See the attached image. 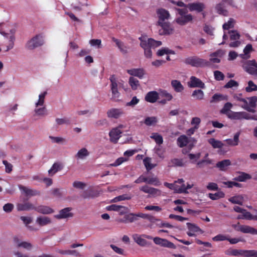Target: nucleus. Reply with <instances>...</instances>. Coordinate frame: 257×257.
Returning <instances> with one entry per match:
<instances>
[{
	"label": "nucleus",
	"mask_w": 257,
	"mask_h": 257,
	"mask_svg": "<svg viewBox=\"0 0 257 257\" xmlns=\"http://www.w3.org/2000/svg\"><path fill=\"white\" fill-rule=\"evenodd\" d=\"M141 41L140 46L144 50V54L147 58H150L152 56L151 48L146 44V39L141 37L139 38Z\"/></svg>",
	"instance_id": "9d476101"
},
{
	"label": "nucleus",
	"mask_w": 257,
	"mask_h": 257,
	"mask_svg": "<svg viewBox=\"0 0 257 257\" xmlns=\"http://www.w3.org/2000/svg\"><path fill=\"white\" fill-rule=\"evenodd\" d=\"M215 10L217 13H218L219 14L222 15L224 16H227V11L224 9L223 5L221 3H219L216 6Z\"/></svg>",
	"instance_id": "c03bdc74"
},
{
	"label": "nucleus",
	"mask_w": 257,
	"mask_h": 257,
	"mask_svg": "<svg viewBox=\"0 0 257 257\" xmlns=\"http://www.w3.org/2000/svg\"><path fill=\"white\" fill-rule=\"evenodd\" d=\"M193 19V16L189 14L187 16L178 17L175 19V22L180 26H185L189 23L192 22Z\"/></svg>",
	"instance_id": "f8f14e48"
},
{
	"label": "nucleus",
	"mask_w": 257,
	"mask_h": 257,
	"mask_svg": "<svg viewBox=\"0 0 257 257\" xmlns=\"http://www.w3.org/2000/svg\"><path fill=\"white\" fill-rule=\"evenodd\" d=\"M89 155V153L88 150L86 148H83L78 151L75 155V157L77 159H83Z\"/></svg>",
	"instance_id": "58836bf2"
},
{
	"label": "nucleus",
	"mask_w": 257,
	"mask_h": 257,
	"mask_svg": "<svg viewBox=\"0 0 257 257\" xmlns=\"http://www.w3.org/2000/svg\"><path fill=\"white\" fill-rule=\"evenodd\" d=\"M248 113L245 111L234 112L232 111L228 118L233 120H241L243 119L247 120Z\"/></svg>",
	"instance_id": "4468645a"
},
{
	"label": "nucleus",
	"mask_w": 257,
	"mask_h": 257,
	"mask_svg": "<svg viewBox=\"0 0 257 257\" xmlns=\"http://www.w3.org/2000/svg\"><path fill=\"white\" fill-rule=\"evenodd\" d=\"M158 122L157 117L156 116L147 117L144 120V123L147 126L155 125Z\"/></svg>",
	"instance_id": "ea45409f"
},
{
	"label": "nucleus",
	"mask_w": 257,
	"mask_h": 257,
	"mask_svg": "<svg viewBox=\"0 0 257 257\" xmlns=\"http://www.w3.org/2000/svg\"><path fill=\"white\" fill-rule=\"evenodd\" d=\"M183 61L186 65L194 67H203L209 66L210 65L209 61L200 58L197 56L188 57L185 58Z\"/></svg>",
	"instance_id": "f257e3e1"
},
{
	"label": "nucleus",
	"mask_w": 257,
	"mask_h": 257,
	"mask_svg": "<svg viewBox=\"0 0 257 257\" xmlns=\"http://www.w3.org/2000/svg\"><path fill=\"white\" fill-rule=\"evenodd\" d=\"M245 256H246V257H257V250H246L245 251Z\"/></svg>",
	"instance_id": "774afa93"
},
{
	"label": "nucleus",
	"mask_w": 257,
	"mask_h": 257,
	"mask_svg": "<svg viewBox=\"0 0 257 257\" xmlns=\"http://www.w3.org/2000/svg\"><path fill=\"white\" fill-rule=\"evenodd\" d=\"M14 205L12 203H7L3 206V210L7 213H9L12 211L14 209Z\"/></svg>",
	"instance_id": "338daca9"
},
{
	"label": "nucleus",
	"mask_w": 257,
	"mask_h": 257,
	"mask_svg": "<svg viewBox=\"0 0 257 257\" xmlns=\"http://www.w3.org/2000/svg\"><path fill=\"white\" fill-rule=\"evenodd\" d=\"M47 94V91H45L43 93L40 94L39 96V100L36 103V106H38V105H43L44 103V99L45 97V96Z\"/></svg>",
	"instance_id": "bf43d9fd"
},
{
	"label": "nucleus",
	"mask_w": 257,
	"mask_h": 257,
	"mask_svg": "<svg viewBox=\"0 0 257 257\" xmlns=\"http://www.w3.org/2000/svg\"><path fill=\"white\" fill-rule=\"evenodd\" d=\"M125 219H126L127 223H132L135 221L138 220V218H137L136 214L130 213L125 215Z\"/></svg>",
	"instance_id": "6e6d98bb"
},
{
	"label": "nucleus",
	"mask_w": 257,
	"mask_h": 257,
	"mask_svg": "<svg viewBox=\"0 0 257 257\" xmlns=\"http://www.w3.org/2000/svg\"><path fill=\"white\" fill-rule=\"evenodd\" d=\"M146 44L151 48H155L161 46L162 42L155 40L152 38H149L147 40H146Z\"/></svg>",
	"instance_id": "c9c22d12"
},
{
	"label": "nucleus",
	"mask_w": 257,
	"mask_h": 257,
	"mask_svg": "<svg viewBox=\"0 0 257 257\" xmlns=\"http://www.w3.org/2000/svg\"><path fill=\"white\" fill-rule=\"evenodd\" d=\"M72 209L71 207H66L61 209L59 211V214L54 215V217L58 219L72 217L73 216V213L71 212Z\"/></svg>",
	"instance_id": "423d86ee"
},
{
	"label": "nucleus",
	"mask_w": 257,
	"mask_h": 257,
	"mask_svg": "<svg viewBox=\"0 0 257 257\" xmlns=\"http://www.w3.org/2000/svg\"><path fill=\"white\" fill-rule=\"evenodd\" d=\"M249 102L248 103V106L250 108L251 110L253 111H250V112L254 113L255 110L254 108L256 106V102H257V96H254L250 97L247 98Z\"/></svg>",
	"instance_id": "2f4dec72"
},
{
	"label": "nucleus",
	"mask_w": 257,
	"mask_h": 257,
	"mask_svg": "<svg viewBox=\"0 0 257 257\" xmlns=\"http://www.w3.org/2000/svg\"><path fill=\"white\" fill-rule=\"evenodd\" d=\"M36 222L40 226H45L51 222L50 218L47 216L38 217L36 219Z\"/></svg>",
	"instance_id": "72a5a7b5"
},
{
	"label": "nucleus",
	"mask_w": 257,
	"mask_h": 257,
	"mask_svg": "<svg viewBox=\"0 0 257 257\" xmlns=\"http://www.w3.org/2000/svg\"><path fill=\"white\" fill-rule=\"evenodd\" d=\"M124 114V111L121 108H112L109 109L107 112V115L108 117L118 118Z\"/></svg>",
	"instance_id": "ddd939ff"
},
{
	"label": "nucleus",
	"mask_w": 257,
	"mask_h": 257,
	"mask_svg": "<svg viewBox=\"0 0 257 257\" xmlns=\"http://www.w3.org/2000/svg\"><path fill=\"white\" fill-rule=\"evenodd\" d=\"M184 165V164L183 162V160L177 158L171 159L168 164L169 167H183Z\"/></svg>",
	"instance_id": "cd10ccee"
},
{
	"label": "nucleus",
	"mask_w": 257,
	"mask_h": 257,
	"mask_svg": "<svg viewBox=\"0 0 257 257\" xmlns=\"http://www.w3.org/2000/svg\"><path fill=\"white\" fill-rule=\"evenodd\" d=\"M10 32H11L10 35L9 34H7V33H2L3 35L5 36L6 37H7V38H8L9 39V44L7 46V48L6 50L7 51H9V50L12 49L14 47V41L15 40L14 34L15 33V30H11L10 31Z\"/></svg>",
	"instance_id": "a211bd4d"
},
{
	"label": "nucleus",
	"mask_w": 257,
	"mask_h": 257,
	"mask_svg": "<svg viewBox=\"0 0 257 257\" xmlns=\"http://www.w3.org/2000/svg\"><path fill=\"white\" fill-rule=\"evenodd\" d=\"M230 34V40L231 41L238 40L240 38V34L235 30H231L228 31Z\"/></svg>",
	"instance_id": "603ef678"
},
{
	"label": "nucleus",
	"mask_w": 257,
	"mask_h": 257,
	"mask_svg": "<svg viewBox=\"0 0 257 257\" xmlns=\"http://www.w3.org/2000/svg\"><path fill=\"white\" fill-rule=\"evenodd\" d=\"M19 187L20 190L23 192L27 196H34L39 195L40 194L39 191L36 190L28 188L23 185H19Z\"/></svg>",
	"instance_id": "f3484780"
},
{
	"label": "nucleus",
	"mask_w": 257,
	"mask_h": 257,
	"mask_svg": "<svg viewBox=\"0 0 257 257\" xmlns=\"http://www.w3.org/2000/svg\"><path fill=\"white\" fill-rule=\"evenodd\" d=\"M208 142L214 149H221L224 146L221 141L216 140L214 138L209 139Z\"/></svg>",
	"instance_id": "f704fd0d"
},
{
	"label": "nucleus",
	"mask_w": 257,
	"mask_h": 257,
	"mask_svg": "<svg viewBox=\"0 0 257 257\" xmlns=\"http://www.w3.org/2000/svg\"><path fill=\"white\" fill-rule=\"evenodd\" d=\"M246 250L229 248L225 250V254L227 255L233 256H238L243 255L245 256Z\"/></svg>",
	"instance_id": "412c9836"
},
{
	"label": "nucleus",
	"mask_w": 257,
	"mask_h": 257,
	"mask_svg": "<svg viewBox=\"0 0 257 257\" xmlns=\"http://www.w3.org/2000/svg\"><path fill=\"white\" fill-rule=\"evenodd\" d=\"M228 200L232 203L242 205L243 197L241 196H233L230 197Z\"/></svg>",
	"instance_id": "de8ad7c7"
},
{
	"label": "nucleus",
	"mask_w": 257,
	"mask_h": 257,
	"mask_svg": "<svg viewBox=\"0 0 257 257\" xmlns=\"http://www.w3.org/2000/svg\"><path fill=\"white\" fill-rule=\"evenodd\" d=\"M192 185L188 184L187 186L184 184L181 185V187L178 188L177 191L179 193H186L187 189H191Z\"/></svg>",
	"instance_id": "e2e57ef3"
},
{
	"label": "nucleus",
	"mask_w": 257,
	"mask_h": 257,
	"mask_svg": "<svg viewBox=\"0 0 257 257\" xmlns=\"http://www.w3.org/2000/svg\"><path fill=\"white\" fill-rule=\"evenodd\" d=\"M132 198V196L130 194H124L115 197L112 201L114 202H116L118 201H120L122 200H130Z\"/></svg>",
	"instance_id": "a18cd8bd"
},
{
	"label": "nucleus",
	"mask_w": 257,
	"mask_h": 257,
	"mask_svg": "<svg viewBox=\"0 0 257 257\" xmlns=\"http://www.w3.org/2000/svg\"><path fill=\"white\" fill-rule=\"evenodd\" d=\"M35 210L43 214H49L54 212V210L52 208L45 205H40L35 207Z\"/></svg>",
	"instance_id": "aec40b11"
},
{
	"label": "nucleus",
	"mask_w": 257,
	"mask_h": 257,
	"mask_svg": "<svg viewBox=\"0 0 257 257\" xmlns=\"http://www.w3.org/2000/svg\"><path fill=\"white\" fill-rule=\"evenodd\" d=\"M234 22L235 21L234 19L230 18L227 23H225L223 25V29L224 30H228L230 28H233Z\"/></svg>",
	"instance_id": "4d7b16f0"
},
{
	"label": "nucleus",
	"mask_w": 257,
	"mask_h": 257,
	"mask_svg": "<svg viewBox=\"0 0 257 257\" xmlns=\"http://www.w3.org/2000/svg\"><path fill=\"white\" fill-rule=\"evenodd\" d=\"M188 86L191 88L198 87L203 89L205 87L204 83L200 79L193 76L190 77Z\"/></svg>",
	"instance_id": "9b49d317"
},
{
	"label": "nucleus",
	"mask_w": 257,
	"mask_h": 257,
	"mask_svg": "<svg viewBox=\"0 0 257 257\" xmlns=\"http://www.w3.org/2000/svg\"><path fill=\"white\" fill-rule=\"evenodd\" d=\"M189 230L193 232H197L201 231V229L197 226L191 223H187Z\"/></svg>",
	"instance_id": "052dcab7"
},
{
	"label": "nucleus",
	"mask_w": 257,
	"mask_h": 257,
	"mask_svg": "<svg viewBox=\"0 0 257 257\" xmlns=\"http://www.w3.org/2000/svg\"><path fill=\"white\" fill-rule=\"evenodd\" d=\"M212 164V160L209 159H204L198 161L197 163V167L199 168H203L205 165Z\"/></svg>",
	"instance_id": "3c124183"
},
{
	"label": "nucleus",
	"mask_w": 257,
	"mask_h": 257,
	"mask_svg": "<svg viewBox=\"0 0 257 257\" xmlns=\"http://www.w3.org/2000/svg\"><path fill=\"white\" fill-rule=\"evenodd\" d=\"M121 133L122 132L118 127L112 129L109 133L110 141L114 144L117 143Z\"/></svg>",
	"instance_id": "1a4fd4ad"
},
{
	"label": "nucleus",
	"mask_w": 257,
	"mask_h": 257,
	"mask_svg": "<svg viewBox=\"0 0 257 257\" xmlns=\"http://www.w3.org/2000/svg\"><path fill=\"white\" fill-rule=\"evenodd\" d=\"M232 227L236 231H240L244 233H250L257 234V229L248 225H240L239 222L232 224Z\"/></svg>",
	"instance_id": "39448f33"
},
{
	"label": "nucleus",
	"mask_w": 257,
	"mask_h": 257,
	"mask_svg": "<svg viewBox=\"0 0 257 257\" xmlns=\"http://www.w3.org/2000/svg\"><path fill=\"white\" fill-rule=\"evenodd\" d=\"M141 191L145 193H148L153 197H156L161 195V191L158 189L149 187L148 185H144L140 188Z\"/></svg>",
	"instance_id": "6e6552de"
},
{
	"label": "nucleus",
	"mask_w": 257,
	"mask_h": 257,
	"mask_svg": "<svg viewBox=\"0 0 257 257\" xmlns=\"http://www.w3.org/2000/svg\"><path fill=\"white\" fill-rule=\"evenodd\" d=\"M192 96L195 99L201 100L203 99L204 94L202 90L196 89L193 91Z\"/></svg>",
	"instance_id": "4c0bfd02"
},
{
	"label": "nucleus",
	"mask_w": 257,
	"mask_h": 257,
	"mask_svg": "<svg viewBox=\"0 0 257 257\" xmlns=\"http://www.w3.org/2000/svg\"><path fill=\"white\" fill-rule=\"evenodd\" d=\"M44 43L43 36L41 34L36 35L26 44L25 47L29 50H33L41 46Z\"/></svg>",
	"instance_id": "f03ea898"
},
{
	"label": "nucleus",
	"mask_w": 257,
	"mask_h": 257,
	"mask_svg": "<svg viewBox=\"0 0 257 257\" xmlns=\"http://www.w3.org/2000/svg\"><path fill=\"white\" fill-rule=\"evenodd\" d=\"M157 23L161 27V29L159 30L160 35H169L173 33L174 29L169 22L158 21Z\"/></svg>",
	"instance_id": "20e7f679"
},
{
	"label": "nucleus",
	"mask_w": 257,
	"mask_h": 257,
	"mask_svg": "<svg viewBox=\"0 0 257 257\" xmlns=\"http://www.w3.org/2000/svg\"><path fill=\"white\" fill-rule=\"evenodd\" d=\"M240 136V132H237L233 136V139H228L225 140L227 144L230 146H236L239 143V137Z\"/></svg>",
	"instance_id": "a878e982"
},
{
	"label": "nucleus",
	"mask_w": 257,
	"mask_h": 257,
	"mask_svg": "<svg viewBox=\"0 0 257 257\" xmlns=\"http://www.w3.org/2000/svg\"><path fill=\"white\" fill-rule=\"evenodd\" d=\"M142 236V235H140L138 234H134L133 235V238L139 245L144 246L147 245V241L146 240L143 238Z\"/></svg>",
	"instance_id": "7c9ffc66"
},
{
	"label": "nucleus",
	"mask_w": 257,
	"mask_h": 257,
	"mask_svg": "<svg viewBox=\"0 0 257 257\" xmlns=\"http://www.w3.org/2000/svg\"><path fill=\"white\" fill-rule=\"evenodd\" d=\"M128 82L132 89L134 90H137L140 85L139 80L133 77H131L129 78Z\"/></svg>",
	"instance_id": "79ce46f5"
},
{
	"label": "nucleus",
	"mask_w": 257,
	"mask_h": 257,
	"mask_svg": "<svg viewBox=\"0 0 257 257\" xmlns=\"http://www.w3.org/2000/svg\"><path fill=\"white\" fill-rule=\"evenodd\" d=\"M225 194L222 192H218L214 194H209V197L212 200H215L219 198H223Z\"/></svg>",
	"instance_id": "8fccbe9b"
},
{
	"label": "nucleus",
	"mask_w": 257,
	"mask_h": 257,
	"mask_svg": "<svg viewBox=\"0 0 257 257\" xmlns=\"http://www.w3.org/2000/svg\"><path fill=\"white\" fill-rule=\"evenodd\" d=\"M112 40L115 43L116 46L118 47L121 53L123 54H125L128 53V49L129 48L127 46L125 45L123 42L114 37L112 38Z\"/></svg>",
	"instance_id": "2eb2a0df"
},
{
	"label": "nucleus",
	"mask_w": 257,
	"mask_h": 257,
	"mask_svg": "<svg viewBox=\"0 0 257 257\" xmlns=\"http://www.w3.org/2000/svg\"><path fill=\"white\" fill-rule=\"evenodd\" d=\"M232 104L230 102H226L224 105L223 108L220 110V113L226 115L228 117L231 114L233 111L231 110Z\"/></svg>",
	"instance_id": "bb28decb"
},
{
	"label": "nucleus",
	"mask_w": 257,
	"mask_h": 257,
	"mask_svg": "<svg viewBox=\"0 0 257 257\" xmlns=\"http://www.w3.org/2000/svg\"><path fill=\"white\" fill-rule=\"evenodd\" d=\"M146 183L149 184H152L155 186H158L160 185V181L157 177H147Z\"/></svg>",
	"instance_id": "5fc2aeb1"
},
{
	"label": "nucleus",
	"mask_w": 257,
	"mask_h": 257,
	"mask_svg": "<svg viewBox=\"0 0 257 257\" xmlns=\"http://www.w3.org/2000/svg\"><path fill=\"white\" fill-rule=\"evenodd\" d=\"M230 165H231V161L228 159H226L217 162L216 167L221 171H225Z\"/></svg>",
	"instance_id": "4be33fe9"
},
{
	"label": "nucleus",
	"mask_w": 257,
	"mask_h": 257,
	"mask_svg": "<svg viewBox=\"0 0 257 257\" xmlns=\"http://www.w3.org/2000/svg\"><path fill=\"white\" fill-rule=\"evenodd\" d=\"M186 8H188L190 12L196 11L197 13H201L203 11L205 8V6L202 3L197 2L187 4Z\"/></svg>",
	"instance_id": "0eeeda50"
},
{
	"label": "nucleus",
	"mask_w": 257,
	"mask_h": 257,
	"mask_svg": "<svg viewBox=\"0 0 257 257\" xmlns=\"http://www.w3.org/2000/svg\"><path fill=\"white\" fill-rule=\"evenodd\" d=\"M224 54H225L224 51H223L221 49H218L216 51L211 53L210 55V56L211 57H218L221 58L224 55Z\"/></svg>",
	"instance_id": "0e129e2a"
},
{
	"label": "nucleus",
	"mask_w": 257,
	"mask_h": 257,
	"mask_svg": "<svg viewBox=\"0 0 257 257\" xmlns=\"http://www.w3.org/2000/svg\"><path fill=\"white\" fill-rule=\"evenodd\" d=\"M136 216H137V218L139 217H141V218H142L144 219H147L152 222L154 221V220H159V221L160 220L159 219H156L155 217H154L152 215H150L148 214L143 213H139L136 214Z\"/></svg>",
	"instance_id": "09e8293b"
},
{
	"label": "nucleus",
	"mask_w": 257,
	"mask_h": 257,
	"mask_svg": "<svg viewBox=\"0 0 257 257\" xmlns=\"http://www.w3.org/2000/svg\"><path fill=\"white\" fill-rule=\"evenodd\" d=\"M215 79L217 81L223 80L224 78V74L220 71L216 70L214 72Z\"/></svg>",
	"instance_id": "680f3d73"
},
{
	"label": "nucleus",
	"mask_w": 257,
	"mask_h": 257,
	"mask_svg": "<svg viewBox=\"0 0 257 257\" xmlns=\"http://www.w3.org/2000/svg\"><path fill=\"white\" fill-rule=\"evenodd\" d=\"M171 85L174 88L175 91L177 92H181L184 89L183 86L178 80H172L171 82Z\"/></svg>",
	"instance_id": "e433bc0d"
},
{
	"label": "nucleus",
	"mask_w": 257,
	"mask_h": 257,
	"mask_svg": "<svg viewBox=\"0 0 257 257\" xmlns=\"http://www.w3.org/2000/svg\"><path fill=\"white\" fill-rule=\"evenodd\" d=\"M241 94H239L238 95H234V98L239 101L242 102L243 104L241 105V107L247 110V111H253L252 110L250 109V108L248 106V102L246 99L242 98Z\"/></svg>",
	"instance_id": "b1692460"
},
{
	"label": "nucleus",
	"mask_w": 257,
	"mask_h": 257,
	"mask_svg": "<svg viewBox=\"0 0 257 257\" xmlns=\"http://www.w3.org/2000/svg\"><path fill=\"white\" fill-rule=\"evenodd\" d=\"M251 178V176L249 174L245 172H240L239 175L235 177L233 179L236 181L244 182L247 180L250 179Z\"/></svg>",
	"instance_id": "c85d7f7f"
},
{
	"label": "nucleus",
	"mask_w": 257,
	"mask_h": 257,
	"mask_svg": "<svg viewBox=\"0 0 257 257\" xmlns=\"http://www.w3.org/2000/svg\"><path fill=\"white\" fill-rule=\"evenodd\" d=\"M247 84V86L245 88V90L247 92L257 91V85L255 84L252 81H249Z\"/></svg>",
	"instance_id": "37998d69"
},
{
	"label": "nucleus",
	"mask_w": 257,
	"mask_h": 257,
	"mask_svg": "<svg viewBox=\"0 0 257 257\" xmlns=\"http://www.w3.org/2000/svg\"><path fill=\"white\" fill-rule=\"evenodd\" d=\"M56 122L58 125H62L63 124H69L70 123V120L67 118H56Z\"/></svg>",
	"instance_id": "69168bd1"
},
{
	"label": "nucleus",
	"mask_w": 257,
	"mask_h": 257,
	"mask_svg": "<svg viewBox=\"0 0 257 257\" xmlns=\"http://www.w3.org/2000/svg\"><path fill=\"white\" fill-rule=\"evenodd\" d=\"M151 138L153 139L156 142V144L158 145H161L163 143V139L162 136L157 133L153 134L152 136H151Z\"/></svg>",
	"instance_id": "864d4df0"
},
{
	"label": "nucleus",
	"mask_w": 257,
	"mask_h": 257,
	"mask_svg": "<svg viewBox=\"0 0 257 257\" xmlns=\"http://www.w3.org/2000/svg\"><path fill=\"white\" fill-rule=\"evenodd\" d=\"M157 14L159 17L158 21H161V22H165V20L168 19L170 17L169 12L164 9H159L157 11Z\"/></svg>",
	"instance_id": "393cba45"
},
{
	"label": "nucleus",
	"mask_w": 257,
	"mask_h": 257,
	"mask_svg": "<svg viewBox=\"0 0 257 257\" xmlns=\"http://www.w3.org/2000/svg\"><path fill=\"white\" fill-rule=\"evenodd\" d=\"M18 247H23L24 248L27 249L28 250H30L32 247V245L31 243L26 242V241H23L21 242L18 243Z\"/></svg>",
	"instance_id": "13d9d810"
},
{
	"label": "nucleus",
	"mask_w": 257,
	"mask_h": 257,
	"mask_svg": "<svg viewBox=\"0 0 257 257\" xmlns=\"http://www.w3.org/2000/svg\"><path fill=\"white\" fill-rule=\"evenodd\" d=\"M109 80L111 82L110 88L112 93L111 99L114 101H117L120 96V93L118 91V84L117 80L114 75H111Z\"/></svg>",
	"instance_id": "7ed1b4c3"
},
{
	"label": "nucleus",
	"mask_w": 257,
	"mask_h": 257,
	"mask_svg": "<svg viewBox=\"0 0 257 257\" xmlns=\"http://www.w3.org/2000/svg\"><path fill=\"white\" fill-rule=\"evenodd\" d=\"M81 196L84 199L93 198L95 196V195H94V193L92 189H89L84 191L82 192Z\"/></svg>",
	"instance_id": "49530a36"
},
{
	"label": "nucleus",
	"mask_w": 257,
	"mask_h": 257,
	"mask_svg": "<svg viewBox=\"0 0 257 257\" xmlns=\"http://www.w3.org/2000/svg\"><path fill=\"white\" fill-rule=\"evenodd\" d=\"M63 166L59 163H55L52 166L51 168L48 171V173L50 176H53L57 172L61 170Z\"/></svg>",
	"instance_id": "c756f323"
},
{
	"label": "nucleus",
	"mask_w": 257,
	"mask_h": 257,
	"mask_svg": "<svg viewBox=\"0 0 257 257\" xmlns=\"http://www.w3.org/2000/svg\"><path fill=\"white\" fill-rule=\"evenodd\" d=\"M127 72L131 75L136 76L140 79L143 78L145 74V70L143 68L131 69L127 70Z\"/></svg>",
	"instance_id": "6ab92c4d"
},
{
	"label": "nucleus",
	"mask_w": 257,
	"mask_h": 257,
	"mask_svg": "<svg viewBox=\"0 0 257 257\" xmlns=\"http://www.w3.org/2000/svg\"><path fill=\"white\" fill-rule=\"evenodd\" d=\"M159 93L156 91H150L147 93L145 99L150 103H155L159 99Z\"/></svg>",
	"instance_id": "dca6fc26"
},
{
	"label": "nucleus",
	"mask_w": 257,
	"mask_h": 257,
	"mask_svg": "<svg viewBox=\"0 0 257 257\" xmlns=\"http://www.w3.org/2000/svg\"><path fill=\"white\" fill-rule=\"evenodd\" d=\"M177 142L178 146L180 148H183L187 145L189 141L185 135H181L177 139Z\"/></svg>",
	"instance_id": "473e14b6"
},
{
	"label": "nucleus",
	"mask_w": 257,
	"mask_h": 257,
	"mask_svg": "<svg viewBox=\"0 0 257 257\" xmlns=\"http://www.w3.org/2000/svg\"><path fill=\"white\" fill-rule=\"evenodd\" d=\"M143 162L148 171H150L156 166V165L151 163V159L149 157L145 158L143 160Z\"/></svg>",
	"instance_id": "a19ab883"
},
{
	"label": "nucleus",
	"mask_w": 257,
	"mask_h": 257,
	"mask_svg": "<svg viewBox=\"0 0 257 257\" xmlns=\"http://www.w3.org/2000/svg\"><path fill=\"white\" fill-rule=\"evenodd\" d=\"M18 211H25L30 210H35V206L29 202L24 203H18L17 205Z\"/></svg>",
	"instance_id": "5701e85b"
}]
</instances>
